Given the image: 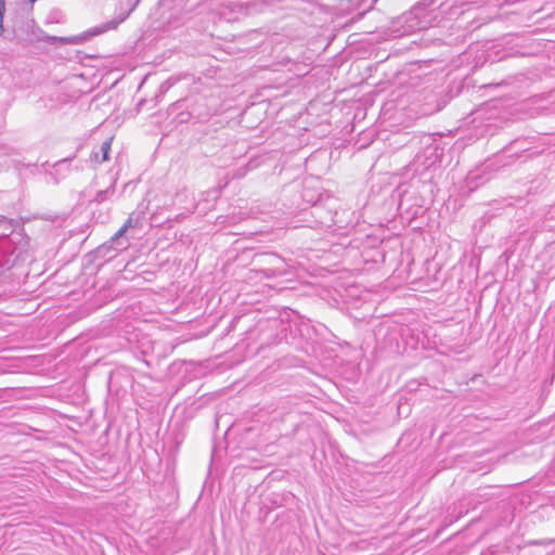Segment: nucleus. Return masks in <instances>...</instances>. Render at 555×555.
I'll return each instance as SVG.
<instances>
[{
	"instance_id": "12",
	"label": "nucleus",
	"mask_w": 555,
	"mask_h": 555,
	"mask_svg": "<svg viewBox=\"0 0 555 555\" xmlns=\"http://www.w3.org/2000/svg\"><path fill=\"white\" fill-rule=\"evenodd\" d=\"M30 2H35L36 0H29Z\"/></svg>"
},
{
	"instance_id": "7",
	"label": "nucleus",
	"mask_w": 555,
	"mask_h": 555,
	"mask_svg": "<svg viewBox=\"0 0 555 555\" xmlns=\"http://www.w3.org/2000/svg\"><path fill=\"white\" fill-rule=\"evenodd\" d=\"M268 259H269V263L273 264V267L266 270L267 275L273 276V275L281 274L282 270L279 266H276L278 263L282 262L281 258L275 255H269Z\"/></svg>"
},
{
	"instance_id": "1",
	"label": "nucleus",
	"mask_w": 555,
	"mask_h": 555,
	"mask_svg": "<svg viewBox=\"0 0 555 555\" xmlns=\"http://www.w3.org/2000/svg\"><path fill=\"white\" fill-rule=\"evenodd\" d=\"M29 250V237L23 232L0 235V280L14 267L25 261Z\"/></svg>"
},
{
	"instance_id": "11",
	"label": "nucleus",
	"mask_w": 555,
	"mask_h": 555,
	"mask_svg": "<svg viewBox=\"0 0 555 555\" xmlns=\"http://www.w3.org/2000/svg\"><path fill=\"white\" fill-rule=\"evenodd\" d=\"M3 221H8V223L11 225V227H16L18 224V222L14 219H8L7 217L0 215V222H3Z\"/></svg>"
},
{
	"instance_id": "4",
	"label": "nucleus",
	"mask_w": 555,
	"mask_h": 555,
	"mask_svg": "<svg viewBox=\"0 0 555 555\" xmlns=\"http://www.w3.org/2000/svg\"><path fill=\"white\" fill-rule=\"evenodd\" d=\"M138 222L139 219L134 218L133 215H130L122 227L112 236L111 241L101 248H114L116 250L127 249L129 246V240L126 237V233L128 230L135 228Z\"/></svg>"
},
{
	"instance_id": "3",
	"label": "nucleus",
	"mask_w": 555,
	"mask_h": 555,
	"mask_svg": "<svg viewBox=\"0 0 555 555\" xmlns=\"http://www.w3.org/2000/svg\"><path fill=\"white\" fill-rule=\"evenodd\" d=\"M131 10L128 11V12H124V13H120L118 16H116L115 18L106 22V23H103L102 25H99V26H95V27H92L90 29H88L87 31H85L82 35L80 36H77V37H74V38H60V40L62 41H66V42H72V43H80L85 40H88L94 36H98V35H101V34H104L108 30H113V29H116L118 27V25L120 23H122L130 14Z\"/></svg>"
},
{
	"instance_id": "5",
	"label": "nucleus",
	"mask_w": 555,
	"mask_h": 555,
	"mask_svg": "<svg viewBox=\"0 0 555 555\" xmlns=\"http://www.w3.org/2000/svg\"><path fill=\"white\" fill-rule=\"evenodd\" d=\"M69 166H70L69 158H64L62 160H59L53 165L52 170L48 172V177L50 178L51 181H53L54 183H57L60 180L59 176H61V178H63L69 172Z\"/></svg>"
},
{
	"instance_id": "6",
	"label": "nucleus",
	"mask_w": 555,
	"mask_h": 555,
	"mask_svg": "<svg viewBox=\"0 0 555 555\" xmlns=\"http://www.w3.org/2000/svg\"><path fill=\"white\" fill-rule=\"evenodd\" d=\"M111 146H112V139L105 140L100 147V152H92L91 159H93L96 163H103V162L108 160Z\"/></svg>"
},
{
	"instance_id": "2",
	"label": "nucleus",
	"mask_w": 555,
	"mask_h": 555,
	"mask_svg": "<svg viewBox=\"0 0 555 555\" xmlns=\"http://www.w3.org/2000/svg\"><path fill=\"white\" fill-rule=\"evenodd\" d=\"M442 0H421L402 16L403 34L427 29L441 20Z\"/></svg>"
},
{
	"instance_id": "9",
	"label": "nucleus",
	"mask_w": 555,
	"mask_h": 555,
	"mask_svg": "<svg viewBox=\"0 0 555 555\" xmlns=\"http://www.w3.org/2000/svg\"><path fill=\"white\" fill-rule=\"evenodd\" d=\"M5 13V0H0V36L4 33L3 18Z\"/></svg>"
},
{
	"instance_id": "8",
	"label": "nucleus",
	"mask_w": 555,
	"mask_h": 555,
	"mask_svg": "<svg viewBox=\"0 0 555 555\" xmlns=\"http://www.w3.org/2000/svg\"><path fill=\"white\" fill-rule=\"evenodd\" d=\"M114 193H115V182L112 183V185H109L105 190L99 191L94 197V201L98 203H103Z\"/></svg>"
},
{
	"instance_id": "10",
	"label": "nucleus",
	"mask_w": 555,
	"mask_h": 555,
	"mask_svg": "<svg viewBox=\"0 0 555 555\" xmlns=\"http://www.w3.org/2000/svg\"><path fill=\"white\" fill-rule=\"evenodd\" d=\"M555 542V539H541L530 542L531 545L546 546Z\"/></svg>"
}]
</instances>
